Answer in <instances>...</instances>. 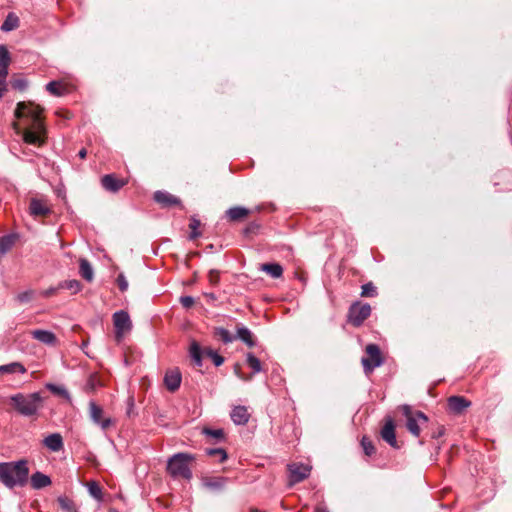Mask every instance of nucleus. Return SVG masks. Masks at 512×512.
<instances>
[{"instance_id": "1", "label": "nucleus", "mask_w": 512, "mask_h": 512, "mask_svg": "<svg viewBox=\"0 0 512 512\" xmlns=\"http://www.w3.org/2000/svg\"><path fill=\"white\" fill-rule=\"evenodd\" d=\"M29 477V468L26 460L0 463V482L7 488L24 486Z\"/></svg>"}, {"instance_id": "2", "label": "nucleus", "mask_w": 512, "mask_h": 512, "mask_svg": "<svg viewBox=\"0 0 512 512\" xmlns=\"http://www.w3.org/2000/svg\"><path fill=\"white\" fill-rule=\"evenodd\" d=\"M15 409L23 416L35 415L42 406V397L39 392L28 395L16 394L11 397Z\"/></svg>"}, {"instance_id": "3", "label": "nucleus", "mask_w": 512, "mask_h": 512, "mask_svg": "<svg viewBox=\"0 0 512 512\" xmlns=\"http://www.w3.org/2000/svg\"><path fill=\"white\" fill-rule=\"evenodd\" d=\"M194 459L195 457L192 454H174L167 462V471L174 478L182 477L190 479L192 477V472L190 470L189 463Z\"/></svg>"}, {"instance_id": "4", "label": "nucleus", "mask_w": 512, "mask_h": 512, "mask_svg": "<svg viewBox=\"0 0 512 512\" xmlns=\"http://www.w3.org/2000/svg\"><path fill=\"white\" fill-rule=\"evenodd\" d=\"M367 357L362 358L361 364L366 374L371 373L375 368L384 363L381 351L376 344H369L366 347Z\"/></svg>"}, {"instance_id": "5", "label": "nucleus", "mask_w": 512, "mask_h": 512, "mask_svg": "<svg viewBox=\"0 0 512 512\" xmlns=\"http://www.w3.org/2000/svg\"><path fill=\"white\" fill-rule=\"evenodd\" d=\"M113 324L115 327V338L119 342L132 329V322L126 311L120 310L113 314Z\"/></svg>"}, {"instance_id": "6", "label": "nucleus", "mask_w": 512, "mask_h": 512, "mask_svg": "<svg viewBox=\"0 0 512 512\" xmlns=\"http://www.w3.org/2000/svg\"><path fill=\"white\" fill-rule=\"evenodd\" d=\"M371 314V306L369 304L354 303L349 308L348 320L354 326H360L366 318Z\"/></svg>"}, {"instance_id": "7", "label": "nucleus", "mask_w": 512, "mask_h": 512, "mask_svg": "<svg viewBox=\"0 0 512 512\" xmlns=\"http://www.w3.org/2000/svg\"><path fill=\"white\" fill-rule=\"evenodd\" d=\"M289 485L292 486L306 479L311 472V466L303 463H292L288 465Z\"/></svg>"}, {"instance_id": "8", "label": "nucleus", "mask_w": 512, "mask_h": 512, "mask_svg": "<svg viewBox=\"0 0 512 512\" xmlns=\"http://www.w3.org/2000/svg\"><path fill=\"white\" fill-rule=\"evenodd\" d=\"M42 110L40 106L34 105L33 103L19 102L15 110V117L21 118L23 116H29L38 123L37 120Z\"/></svg>"}, {"instance_id": "9", "label": "nucleus", "mask_w": 512, "mask_h": 512, "mask_svg": "<svg viewBox=\"0 0 512 512\" xmlns=\"http://www.w3.org/2000/svg\"><path fill=\"white\" fill-rule=\"evenodd\" d=\"M89 414L91 420L99 425L102 429L108 428L112 420L111 418H103V410L100 406H98L94 401L89 402Z\"/></svg>"}, {"instance_id": "10", "label": "nucleus", "mask_w": 512, "mask_h": 512, "mask_svg": "<svg viewBox=\"0 0 512 512\" xmlns=\"http://www.w3.org/2000/svg\"><path fill=\"white\" fill-rule=\"evenodd\" d=\"M51 207L46 200L32 198L29 206V213L34 217L46 216L51 213Z\"/></svg>"}, {"instance_id": "11", "label": "nucleus", "mask_w": 512, "mask_h": 512, "mask_svg": "<svg viewBox=\"0 0 512 512\" xmlns=\"http://www.w3.org/2000/svg\"><path fill=\"white\" fill-rule=\"evenodd\" d=\"M381 437L391 447L398 448L396 434H395V425H394L392 418L389 417L386 419V422L381 430Z\"/></svg>"}, {"instance_id": "12", "label": "nucleus", "mask_w": 512, "mask_h": 512, "mask_svg": "<svg viewBox=\"0 0 512 512\" xmlns=\"http://www.w3.org/2000/svg\"><path fill=\"white\" fill-rule=\"evenodd\" d=\"M181 380V372L178 369H171L165 373L164 384L171 392L176 391L180 387Z\"/></svg>"}, {"instance_id": "13", "label": "nucleus", "mask_w": 512, "mask_h": 512, "mask_svg": "<svg viewBox=\"0 0 512 512\" xmlns=\"http://www.w3.org/2000/svg\"><path fill=\"white\" fill-rule=\"evenodd\" d=\"M231 420L235 425H246L250 419V414L246 406H235L230 414Z\"/></svg>"}, {"instance_id": "14", "label": "nucleus", "mask_w": 512, "mask_h": 512, "mask_svg": "<svg viewBox=\"0 0 512 512\" xmlns=\"http://www.w3.org/2000/svg\"><path fill=\"white\" fill-rule=\"evenodd\" d=\"M427 421L428 417L423 412L417 411L414 417L407 420V428L412 435L418 437L420 435L419 423H426Z\"/></svg>"}, {"instance_id": "15", "label": "nucleus", "mask_w": 512, "mask_h": 512, "mask_svg": "<svg viewBox=\"0 0 512 512\" xmlns=\"http://www.w3.org/2000/svg\"><path fill=\"white\" fill-rule=\"evenodd\" d=\"M31 335L34 339L38 340L39 342H41L45 345H49V346L56 345V342H57L56 335L50 330H43V329L33 330L31 332Z\"/></svg>"}, {"instance_id": "16", "label": "nucleus", "mask_w": 512, "mask_h": 512, "mask_svg": "<svg viewBox=\"0 0 512 512\" xmlns=\"http://www.w3.org/2000/svg\"><path fill=\"white\" fill-rule=\"evenodd\" d=\"M471 405V402L462 396H451L448 398V407L455 413L460 414Z\"/></svg>"}, {"instance_id": "17", "label": "nucleus", "mask_w": 512, "mask_h": 512, "mask_svg": "<svg viewBox=\"0 0 512 512\" xmlns=\"http://www.w3.org/2000/svg\"><path fill=\"white\" fill-rule=\"evenodd\" d=\"M154 200L163 207H171L180 204V200L177 197L166 191H156L154 193Z\"/></svg>"}, {"instance_id": "18", "label": "nucleus", "mask_w": 512, "mask_h": 512, "mask_svg": "<svg viewBox=\"0 0 512 512\" xmlns=\"http://www.w3.org/2000/svg\"><path fill=\"white\" fill-rule=\"evenodd\" d=\"M101 182L104 189L110 192L119 191L126 183L124 180L118 179L112 174L105 175Z\"/></svg>"}, {"instance_id": "19", "label": "nucleus", "mask_w": 512, "mask_h": 512, "mask_svg": "<svg viewBox=\"0 0 512 512\" xmlns=\"http://www.w3.org/2000/svg\"><path fill=\"white\" fill-rule=\"evenodd\" d=\"M44 446L52 452H58L63 448V438L60 433H52L44 438Z\"/></svg>"}, {"instance_id": "20", "label": "nucleus", "mask_w": 512, "mask_h": 512, "mask_svg": "<svg viewBox=\"0 0 512 512\" xmlns=\"http://www.w3.org/2000/svg\"><path fill=\"white\" fill-rule=\"evenodd\" d=\"M35 129L36 131L25 130L23 133V139L28 144L41 145L43 143V139L40 134V131L42 130L41 124L36 123Z\"/></svg>"}, {"instance_id": "21", "label": "nucleus", "mask_w": 512, "mask_h": 512, "mask_svg": "<svg viewBox=\"0 0 512 512\" xmlns=\"http://www.w3.org/2000/svg\"><path fill=\"white\" fill-rule=\"evenodd\" d=\"M50 484V477L42 472L37 471L31 476V486L36 490L47 487Z\"/></svg>"}, {"instance_id": "22", "label": "nucleus", "mask_w": 512, "mask_h": 512, "mask_svg": "<svg viewBox=\"0 0 512 512\" xmlns=\"http://www.w3.org/2000/svg\"><path fill=\"white\" fill-rule=\"evenodd\" d=\"M16 241L15 234L5 235L0 238V258H2L11 248L14 246Z\"/></svg>"}, {"instance_id": "23", "label": "nucleus", "mask_w": 512, "mask_h": 512, "mask_svg": "<svg viewBox=\"0 0 512 512\" xmlns=\"http://www.w3.org/2000/svg\"><path fill=\"white\" fill-rule=\"evenodd\" d=\"M79 263H80V269H79L80 275L88 282H91L94 278V270H93L90 262L87 259L82 258V259H80Z\"/></svg>"}, {"instance_id": "24", "label": "nucleus", "mask_w": 512, "mask_h": 512, "mask_svg": "<svg viewBox=\"0 0 512 512\" xmlns=\"http://www.w3.org/2000/svg\"><path fill=\"white\" fill-rule=\"evenodd\" d=\"M249 213V210L242 206L231 207L227 210L226 214L232 221H238L245 218Z\"/></svg>"}, {"instance_id": "25", "label": "nucleus", "mask_w": 512, "mask_h": 512, "mask_svg": "<svg viewBox=\"0 0 512 512\" xmlns=\"http://www.w3.org/2000/svg\"><path fill=\"white\" fill-rule=\"evenodd\" d=\"M262 271L268 273L272 278H279L283 274V268L278 263H266L262 264L261 268Z\"/></svg>"}, {"instance_id": "26", "label": "nucleus", "mask_w": 512, "mask_h": 512, "mask_svg": "<svg viewBox=\"0 0 512 512\" xmlns=\"http://www.w3.org/2000/svg\"><path fill=\"white\" fill-rule=\"evenodd\" d=\"M19 26V18L14 13H9L6 19L1 25V30L4 32H10Z\"/></svg>"}, {"instance_id": "27", "label": "nucleus", "mask_w": 512, "mask_h": 512, "mask_svg": "<svg viewBox=\"0 0 512 512\" xmlns=\"http://www.w3.org/2000/svg\"><path fill=\"white\" fill-rule=\"evenodd\" d=\"M236 338L240 339L242 342H244L249 347H253L255 345V342L252 338L251 331L244 326L237 328Z\"/></svg>"}, {"instance_id": "28", "label": "nucleus", "mask_w": 512, "mask_h": 512, "mask_svg": "<svg viewBox=\"0 0 512 512\" xmlns=\"http://www.w3.org/2000/svg\"><path fill=\"white\" fill-rule=\"evenodd\" d=\"M190 357L194 361L195 365L202 366L201 348L196 341H192L189 349Z\"/></svg>"}, {"instance_id": "29", "label": "nucleus", "mask_w": 512, "mask_h": 512, "mask_svg": "<svg viewBox=\"0 0 512 512\" xmlns=\"http://www.w3.org/2000/svg\"><path fill=\"white\" fill-rule=\"evenodd\" d=\"M26 373V368L19 362H13L10 364L0 366V373Z\"/></svg>"}, {"instance_id": "30", "label": "nucleus", "mask_w": 512, "mask_h": 512, "mask_svg": "<svg viewBox=\"0 0 512 512\" xmlns=\"http://www.w3.org/2000/svg\"><path fill=\"white\" fill-rule=\"evenodd\" d=\"M57 501L59 503L60 508L64 512H78V509H77L75 503L68 497L60 496V497H58Z\"/></svg>"}, {"instance_id": "31", "label": "nucleus", "mask_w": 512, "mask_h": 512, "mask_svg": "<svg viewBox=\"0 0 512 512\" xmlns=\"http://www.w3.org/2000/svg\"><path fill=\"white\" fill-rule=\"evenodd\" d=\"M246 362L251 367L253 374L261 372L262 366L260 360L252 353L246 355Z\"/></svg>"}, {"instance_id": "32", "label": "nucleus", "mask_w": 512, "mask_h": 512, "mask_svg": "<svg viewBox=\"0 0 512 512\" xmlns=\"http://www.w3.org/2000/svg\"><path fill=\"white\" fill-rule=\"evenodd\" d=\"M202 434L207 437H211L216 441H223L225 438L223 429L203 428Z\"/></svg>"}, {"instance_id": "33", "label": "nucleus", "mask_w": 512, "mask_h": 512, "mask_svg": "<svg viewBox=\"0 0 512 512\" xmlns=\"http://www.w3.org/2000/svg\"><path fill=\"white\" fill-rule=\"evenodd\" d=\"M58 288L62 289H68L72 291V293H78L81 290V284L77 280H67L64 282L59 283Z\"/></svg>"}, {"instance_id": "34", "label": "nucleus", "mask_w": 512, "mask_h": 512, "mask_svg": "<svg viewBox=\"0 0 512 512\" xmlns=\"http://www.w3.org/2000/svg\"><path fill=\"white\" fill-rule=\"evenodd\" d=\"M46 388L49 389L51 392L60 395L64 398H66L68 401H70V394L67 391V389L64 386L55 385L52 383L46 384Z\"/></svg>"}, {"instance_id": "35", "label": "nucleus", "mask_w": 512, "mask_h": 512, "mask_svg": "<svg viewBox=\"0 0 512 512\" xmlns=\"http://www.w3.org/2000/svg\"><path fill=\"white\" fill-rule=\"evenodd\" d=\"M46 89L54 96H61L64 94V88L59 82L51 81L46 85Z\"/></svg>"}, {"instance_id": "36", "label": "nucleus", "mask_w": 512, "mask_h": 512, "mask_svg": "<svg viewBox=\"0 0 512 512\" xmlns=\"http://www.w3.org/2000/svg\"><path fill=\"white\" fill-rule=\"evenodd\" d=\"M89 494L96 500L102 499V489L96 482H90L87 484Z\"/></svg>"}, {"instance_id": "37", "label": "nucleus", "mask_w": 512, "mask_h": 512, "mask_svg": "<svg viewBox=\"0 0 512 512\" xmlns=\"http://www.w3.org/2000/svg\"><path fill=\"white\" fill-rule=\"evenodd\" d=\"M361 295L364 297H375L377 295V289L372 282H368L362 285Z\"/></svg>"}, {"instance_id": "38", "label": "nucleus", "mask_w": 512, "mask_h": 512, "mask_svg": "<svg viewBox=\"0 0 512 512\" xmlns=\"http://www.w3.org/2000/svg\"><path fill=\"white\" fill-rule=\"evenodd\" d=\"M205 452L209 456H219V462H224L228 457L226 451L223 448H209L206 449Z\"/></svg>"}, {"instance_id": "39", "label": "nucleus", "mask_w": 512, "mask_h": 512, "mask_svg": "<svg viewBox=\"0 0 512 512\" xmlns=\"http://www.w3.org/2000/svg\"><path fill=\"white\" fill-rule=\"evenodd\" d=\"M204 353L213 361L215 366H220L224 362V358L212 349H206Z\"/></svg>"}, {"instance_id": "40", "label": "nucleus", "mask_w": 512, "mask_h": 512, "mask_svg": "<svg viewBox=\"0 0 512 512\" xmlns=\"http://www.w3.org/2000/svg\"><path fill=\"white\" fill-rule=\"evenodd\" d=\"M216 334L222 339L224 343H231L234 340L232 334L225 328H217Z\"/></svg>"}, {"instance_id": "41", "label": "nucleus", "mask_w": 512, "mask_h": 512, "mask_svg": "<svg viewBox=\"0 0 512 512\" xmlns=\"http://www.w3.org/2000/svg\"><path fill=\"white\" fill-rule=\"evenodd\" d=\"M190 229H191V233H190V238L191 239H195L197 238L198 236H200V232L198 231V228L200 226V221L193 217L191 219V223H190Z\"/></svg>"}, {"instance_id": "42", "label": "nucleus", "mask_w": 512, "mask_h": 512, "mask_svg": "<svg viewBox=\"0 0 512 512\" xmlns=\"http://www.w3.org/2000/svg\"><path fill=\"white\" fill-rule=\"evenodd\" d=\"M361 446H362L365 454L368 456L372 455L375 452V448H374L372 442L367 437L362 438Z\"/></svg>"}, {"instance_id": "43", "label": "nucleus", "mask_w": 512, "mask_h": 512, "mask_svg": "<svg viewBox=\"0 0 512 512\" xmlns=\"http://www.w3.org/2000/svg\"><path fill=\"white\" fill-rule=\"evenodd\" d=\"M0 63H10V53L5 45H0Z\"/></svg>"}, {"instance_id": "44", "label": "nucleus", "mask_w": 512, "mask_h": 512, "mask_svg": "<svg viewBox=\"0 0 512 512\" xmlns=\"http://www.w3.org/2000/svg\"><path fill=\"white\" fill-rule=\"evenodd\" d=\"M180 303L184 308H190L194 305L195 299L192 296H182L180 297Z\"/></svg>"}, {"instance_id": "45", "label": "nucleus", "mask_w": 512, "mask_h": 512, "mask_svg": "<svg viewBox=\"0 0 512 512\" xmlns=\"http://www.w3.org/2000/svg\"><path fill=\"white\" fill-rule=\"evenodd\" d=\"M13 88L23 91L27 87V81L25 79H16L12 82Z\"/></svg>"}, {"instance_id": "46", "label": "nucleus", "mask_w": 512, "mask_h": 512, "mask_svg": "<svg viewBox=\"0 0 512 512\" xmlns=\"http://www.w3.org/2000/svg\"><path fill=\"white\" fill-rule=\"evenodd\" d=\"M33 297V291L28 290L20 293L17 298L20 302H28Z\"/></svg>"}, {"instance_id": "47", "label": "nucleus", "mask_w": 512, "mask_h": 512, "mask_svg": "<svg viewBox=\"0 0 512 512\" xmlns=\"http://www.w3.org/2000/svg\"><path fill=\"white\" fill-rule=\"evenodd\" d=\"M117 282L121 291H126L128 289V281L123 274H119Z\"/></svg>"}, {"instance_id": "48", "label": "nucleus", "mask_w": 512, "mask_h": 512, "mask_svg": "<svg viewBox=\"0 0 512 512\" xmlns=\"http://www.w3.org/2000/svg\"><path fill=\"white\" fill-rule=\"evenodd\" d=\"M401 410H402L404 416L407 418V420L409 418H412V417L415 416V414H413L412 411H411V407L409 405H407V404L402 405L401 406Z\"/></svg>"}, {"instance_id": "49", "label": "nucleus", "mask_w": 512, "mask_h": 512, "mask_svg": "<svg viewBox=\"0 0 512 512\" xmlns=\"http://www.w3.org/2000/svg\"><path fill=\"white\" fill-rule=\"evenodd\" d=\"M9 64L0 63V79L5 80L8 75Z\"/></svg>"}, {"instance_id": "50", "label": "nucleus", "mask_w": 512, "mask_h": 512, "mask_svg": "<svg viewBox=\"0 0 512 512\" xmlns=\"http://www.w3.org/2000/svg\"><path fill=\"white\" fill-rule=\"evenodd\" d=\"M205 486L210 489H221L223 487V483L220 481H210L206 482Z\"/></svg>"}, {"instance_id": "51", "label": "nucleus", "mask_w": 512, "mask_h": 512, "mask_svg": "<svg viewBox=\"0 0 512 512\" xmlns=\"http://www.w3.org/2000/svg\"><path fill=\"white\" fill-rule=\"evenodd\" d=\"M58 289H59V288H58V286H57V287H50V288H48V289L44 290V291L42 292V295H43L44 297H50V296H52L53 294H55V293H56V291H57Z\"/></svg>"}, {"instance_id": "52", "label": "nucleus", "mask_w": 512, "mask_h": 512, "mask_svg": "<svg viewBox=\"0 0 512 512\" xmlns=\"http://www.w3.org/2000/svg\"><path fill=\"white\" fill-rule=\"evenodd\" d=\"M78 155H79V157H80V158H82V159H83V158H85V156H86V150H85V149H81V150L79 151Z\"/></svg>"}, {"instance_id": "53", "label": "nucleus", "mask_w": 512, "mask_h": 512, "mask_svg": "<svg viewBox=\"0 0 512 512\" xmlns=\"http://www.w3.org/2000/svg\"><path fill=\"white\" fill-rule=\"evenodd\" d=\"M235 374L242 380H248L249 378H244L242 377V375L240 374V372L238 371V368L236 367L235 368Z\"/></svg>"}, {"instance_id": "54", "label": "nucleus", "mask_w": 512, "mask_h": 512, "mask_svg": "<svg viewBox=\"0 0 512 512\" xmlns=\"http://www.w3.org/2000/svg\"><path fill=\"white\" fill-rule=\"evenodd\" d=\"M316 512H329V511H328V510H326V509L318 508V509L316 510Z\"/></svg>"}, {"instance_id": "55", "label": "nucleus", "mask_w": 512, "mask_h": 512, "mask_svg": "<svg viewBox=\"0 0 512 512\" xmlns=\"http://www.w3.org/2000/svg\"><path fill=\"white\" fill-rule=\"evenodd\" d=\"M86 346H87V344H86V343H83V344H82V347H83V348H86Z\"/></svg>"}]
</instances>
